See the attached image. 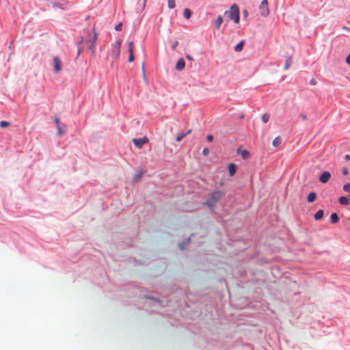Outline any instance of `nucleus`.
<instances>
[{
  "instance_id": "obj_1",
  "label": "nucleus",
  "mask_w": 350,
  "mask_h": 350,
  "mask_svg": "<svg viewBox=\"0 0 350 350\" xmlns=\"http://www.w3.org/2000/svg\"><path fill=\"white\" fill-rule=\"evenodd\" d=\"M224 195V192L222 191H214L209 194L205 204L210 207H213L221 199Z\"/></svg>"
},
{
  "instance_id": "obj_2",
  "label": "nucleus",
  "mask_w": 350,
  "mask_h": 350,
  "mask_svg": "<svg viewBox=\"0 0 350 350\" xmlns=\"http://www.w3.org/2000/svg\"><path fill=\"white\" fill-rule=\"evenodd\" d=\"M225 15L233 21L234 23L237 24L239 23V8L237 5H232L230 10L225 12Z\"/></svg>"
},
{
  "instance_id": "obj_3",
  "label": "nucleus",
  "mask_w": 350,
  "mask_h": 350,
  "mask_svg": "<svg viewBox=\"0 0 350 350\" xmlns=\"http://www.w3.org/2000/svg\"><path fill=\"white\" fill-rule=\"evenodd\" d=\"M259 12L261 16L266 17L269 14V10L268 8V1L267 0H262L259 8Z\"/></svg>"
},
{
  "instance_id": "obj_4",
  "label": "nucleus",
  "mask_w": 350,
  "mask_h": 350,
  "mask_svg": "<svg viewBox=\"0 0 350 350\" xmlns=\"http://www.w3.org/2000/svg\"><path fill=\"white\" fill-rule=\"evenodd\" d=\"M121 41L117 40L112 48V58L114 60H117L119 58L120 54Z\"/></svg>"
},
{
  "instance_id": "obj_5",
  "label": "nucleus",
  "mask_w": 350,
  "mask_h": 350,
  "mask_svg": "<svg viewBox=\"0 0 350 350\" xmlns=\"http://www.w3.org/2000/svg\"><path fill=\"white\" fill-rule=\"evenodd\" d=\"M132 141L137 148L141 149L145 144L148 142V139L146 137H144L139 139H133Z\"/></svg>"
},
{
  "instance_id": "obj_6",
  "label": "nucleus",
  "mask_w": 350,
  "mask_h": 350,
  "mask_svg": "<svg viewBox=\"0 0 350 350\" xmlns=\"http://www.w3.org/2000/svg\"><path fill=\"white\" fill-rule=\"evenodd\" d=\"M93 32H94L93 36L90 40V48L92 51V55H94L95 53V44H96V40H97V33H96L94 28H93Z\"/></svg>"
},
{
  "instance_id": "obj_7",
  "label": "nucleus",
  "mask_w": 350,
  "mask_h": 350,
  "mask_svg": "<svg viewBox=\"0 0 350 350\" xmlns=\"http://www.w3.org/2000/svg\"><path fill=\"white\" fill-rule=\"evenodd\" d=\"M53 67L56 73H59L62 70V62L57 56L53 58Z\"/></svg>"
},
{
  "instance_id": "obj_8",
  "label": "nucleus",
  "mask_w": 350,
  "mask_h": 350,
  "mask_svg": "<svg viewBox=\"0 0 350 350\" xmlns=\"http://www.w3.org/2000/svg\"><path fill=\"white\" fill-rule=\"evenodd\" d=\"M331 178V174L327 172H323L321 175L319 176V181L322 183H326L329 181Z\"/></svg>"
},
{
  "instance_id": "obj_9",
  "label": "nucleus",
  "mask_w": 350,
  "mask_h": 350,
  "mask_svg": "<svg viewBox=\"0 0 350 350\" xmlns=\"http://www.w3.org/2000/svg\"><path fill=\"white\" fill-rule=\"evenodd\" d=\"M338 202L342 205L348 206L350 204V196L340 197Z\"/></svg>"
},
{
  "instance_id": "obj_10",
  "label": "nucleus",
  "mask_w": 350,
  "mask_h": 350,
  "mask_svg": "<svg viewBox=\"0 0 350 350\" xmlns=\"http://www.w3.org/2000/svg\"><path fill=\"white\" fill-rule=\"evenodd\" d=\"M185 60L183 58H180L176 62V69L179 71L182 70L185 68Z\"/></svg>"
},
{
  "instance_id": "obj_11",
  "label": "nucleus",
  "mask_w": 350,
  "mask_h": 350,
  "mask_svg": "<svg viewBox=\"0 0 350 350\" xmlns=\"http://www.w3.org/2000/svg\"><path fill=\"white\" fill-rule=\"evenodd\" d=\"M228 172H229V175L230 176H233L235 173H236V171H237V167L233 163H230L228 166Z\"/></svg>"
},
{
  "instance_id": "obj_12",
  "label": "nucleus",
  "mask_w": 350,
  "mask_h": 350,
  "mask_svg": "<svg viewBox=\"0 0 350 350\" xmlns=\"http://www.w3.org/2000/svg\"><path fill=\"white\" fill-rule=\"evenodd\" d=\"M237 152L241 154V156L242 157V158L243 159H247L250 157V153L246 150H243L241 151L239 150H238Z\"/></svg>"
},
{
  "instance_id": "obj_13",
  "label": "nucleus",
  "mask_w": 350,
  "mask_h": 350,
  "mask_svg": "<svg viewBox=\"0 0 350 350\" xmlns=\"http://www.w3.org/2000/svg\"><path fill=\"white\" fill-rule=\"evenodd\" d=\"M222 23H223V18L221 16L219 15L217 17L216 20L215 21V26L216 29H219L220 25H221Z\"/></svg>"
},
{
  "instance_id": "obj_14",
  "label": "nucleus",
  "mask_w": 350,
  "mask_h": 350,
  "mask_svg": "<svg viewBox=\"0 0 350 350\" xmlns=\"http://www.w3.org/2000/svg\"><path fill=\"white\" fill-rule=\"evenodd\" d=\"M292 64V58L291 56H286V63L284 66V70H288Z\"/></svg>"
},
{
  "instance_id": "obj_15",
  "label": "nucleus",
  "mask_w": 350,
  "mask_h": 350,
  "mask_svg": "<svg viewBox=\"0 0 350 350\" xmlns=\"http://www.w3.org/2000/svg\"><path fill=\"white\" fill-rule=\"evenodd\" d=\"M317 195L314 192L310 193L307 196V201L310 203L314 202L316 200Z\"/></svg>"
},
{
  "instance_id": "obj_16",
  "label": "nucleus",
  "mask_w": 350,
  "mask_h": 350,
  "mask_svg": "<svg viewBox=\"0 0 350 350\" xmlns=\"http://www.w3.org/2000/svg\"><path fill=\"white\" fill-rule=\"evenodd\" d=\"M57 133L59 135H63L66 132V126L65 125H60V124H58L57 126Z\"/></svg>"
},
{
  "instance_id": "obj_17",
  "label": "nucleus",
  "mask_w": 350,
  "mask_h": 350,
  "mask_svg": "<svg viewBox=\"0 0 350 350\" xmlns=\"http://www.w3.org/2000/svg\"><path fill=\"white\" fill-rule=\"evenodd\" d=\"M323 210H319L315 214H314V219L315 220H320L321 219L323 218Z\"/></svg>"
},
{
  "instance_id": "obj_18",
  "label": "nucleus",
  "mask_w": 350,
  "mask_h": 350,
  "mask_svg": "<svg viewBox=\"0 0 350 350\" xmlns=\"http://www.w3.org/2000/svg\"><path fill=\"white\" fill-rule=\"evenodd\" d=\"M192 12L189 8H185L183 11L184 17L187 19H189L191 16Z\"/></svg>"
},
{
  "instance_id": "obj_19",
  "label": "nucleus",
  "mask_w": 350,
  "mask_h": 350,
  "mask_svg": "<svg viewBox=\"0 0 350 350\" xmlns=\"http://www.w3.org/2000/svg\"><path fill=\"white\" fill-rule=\"evenodd\" d=\"M330 219L332 224H336L339 221V217L338 215L334 213L331 215Z\"/></svg>"
},
{
  "instance_id": "obj_20",
  "label": "nucleus",
  "mask_w": 350,
  "mask_h": 350,
  "mask_svg": "<svg viewBox=\"0 0 350 350\" xmlns=\"http://www.w3.org/2000/svg\"><path fill=\"white\" fill-rule=\"evenodd\" d=\"M282 139L280 137H276L272 142V145L274 147H278L280 145Z\"/></svg>"
},
{
  "instance_id": "obj_21",
  "label": "nucleus",
  "mask_w": 350,
  "mask_h": 350,
  "mask_svg": "<svg viewBox=\"0 0 350 350\" xmlns=\"http://www.w3.org/2000/svg\"><path fill=\"white\" fill-rule=\"evenodd\" d=\"M243 44H244V42L243 41H241L240 42L239 44H237L235 47H234V50L237 51V52H239L241 51H242L243 49Z\"/></svg>"
},
{
  "instance_id": "obj_22",
  "label": "nucleus",
  "mask_w": 350,
  "mask_h": 350,
  "mask_svg": "<svg viewBox=\"0 0 350 350\" xmlns=\"http://www.w3.org/2000/svg\"><path fill=\"white\" fill-rule=\"evenodd\" d=\"M167 6L170 9H173L176 7L175 0H167Z\"/></svg>"
},
{
  "instance_id": "obj_23",
  "label": "nucleus",
  "mask_w": 350,
  "mask_h": 350,
  "mask_svg": "<svg viewBox=\"0 0 350 350\" xmlns=\"http://www.w3.org/2000/svg\"><path fill=\"white\" fill-rule=\"evenodd\" d=\"M270 116L268 113H264L261 116V120L264 123H267L269 120Z\"/></svg>"
},
{
  "instance_id": "obj_24",
  "label": "nucleus",
  "mask_w": 350,
  "mask_h": 350,
  "mask_svg": "<svg viewBox=\"0 0 350 350\" xmlns=\"http://www.w3.org/2000/svg\"><path fill=\"white\" fill-rule=\"evenodd\" d=\"M185 137H186V134H185V133H180L177 135V137H176V142H179L182 140V139H183Z\"/></svg>"
},
{
  "instance_id": "obj_25",
  "label": "nucleus",
  "mask_w": 350,
  "mask_h": 350,
  "mask_svg": "<svg viewBox=\"0 0 350 350\" xmlns=\"http://www.w3.org/2000/svg\"><path fill=\"white\" fill-rule=\"evenodd\" d=\"M129 53V62H133L134 61L133 51L128 50Z\"/></svg>"
},
{
  "instance_id": "obj_26",
  "label": "nucleus",
  "mask_w": 350,
  "mask_h": 350,
  "mask_svg": "<svg viewBox=\"0 0 350 350\" xmlns=\"http://www.w3.org/2000/svg\"><path fill=\"white\" fill-rule=\"evenodd\" d=\"M10 122L7 121L2 120L0 122V126L1 128H5L10 126Z\"/></svg>"
},
{
  "instance_id": "obj_27",
  "label": "nucleus",
  "mask_w": 350,
  "mask_h": 350,
  "mask_svg": "<svg viewBox=\"0 0 350 350\" xmlns=\"http://www.w3.org/2000/svg\"><path fill=\"white\" fill-rule=\"evenodd\" d=\"M342 189L344 191L347 193H350V183H347L344 185Z\"/></svg>"
},
{
  "instance_id": "obj_28",
  "label": "nucleus",
  "mask_w": 350,
  "mask_h": 350,
  "mask_svg": "<svg viewBox=\"0 0 350 350\" xmlns=\"http://www.w3.org/2000/svg\"><path fill=\"white\" fill-rule=\"evenodd\" d=\"M142 176V172L137 174L134 176V180L135 181H138L141 178Z\"/></svg>"
},
{
  "instance_id": "obj_29",
  "label": "nucleus",
  "mask_w": 350,
  "mask_h": 350,
  "mask_svg": "<svg viewBox=\"0 0 350 350\" xmlns=\"http://www.w3.org/2000/svg\"><path fill=\"white\" fill-rule=\"evenodd\" d=\"M122 27V24L121 23H118L115 26V29L116 31H121Z\"/></svg>"
},
{
  "instance_id": "obj_30",
  "label": "nucleus",
  "mask_w": 350,
  "mask_h": 350,
  "mask_svg": "<svg viewBox=\"0 0 350 350\" xmlns=\"http://www.w3.org/2000/svg\"><path fill=\"white\" fill-rule=\"evenodd\" d=\"M208 152H209V150L207 148H204L202 150V154L204 155V156H206L208 154Z\"/></svg>"
},
{
  "instance_id": "obj_31",
  "label": "nucleus",
  "mask_w": 350,
  "mask_h": 350,
  "mask_svg": "<svg viewBox=\"0 0 350 350\" xmlns=\"http://www.w3.org/2000/svg\"><path fill=\"white\" fill-rule=\"evenodd\" d=\"M213 139V137L212 135H208L206 136V140L208 142H211Z\"/></svg>"
},
{
  "instance_id": "obj_32",
  "label": "nucleus",
  "mask_w": 350,
  "mask_h": 350,
  "mask_svg": "<svg viewBox=\"0 0 350 350\" xmlns=\"http://www.w3.org/2000/svg\"><path fill=\"white\" fill-rule=\"evenodd\" d=\"M128 50L133 51V42L131 41L129 42V49Z\"/></svg>"
},
{
  "instance_id": "obj_33",
  "label": "nucleus",
  "mask_w": 350,
  "mask_h": 350,
  "mask_svg": "<svg viewBox=\"0 0 350 350\" xmlns=\"http://www.w3.org/2000/svg\"><path fill=\"white\" fill-rule=\"evenodd\" d=\"M178 41H176H176H174V42H173V44H172V49H176V47L178 46Z\"/></svg>"
},
{
  "instance_id": "obj_34",
  "label": "nucleus",
  "mask_w": 350,
  "mask_h": 350,
  "mask_svg": "<svg viewBox=\"0 0 350 350\" xmlns=\"http://www.w3.org/2000/svg\"><path fill=\"white\" fill-rule=\"evenodd\" d=\"M349 172H348V170L347 168H343L342 169V174L344 176H347Z\"/></svg>"
},
{
  "instance_id": "obj_35",
  "label": "nucleus",
  "mask_w": 350,
  "mask_h": 350,
  "mask_svg": "<svg viewBox=\"0 0 350 350\" xmlns=\"http://www.w3.org/2000/svg\"><path fill=\"white\" fill-rule=\"evenodd\" d=\"M309 83H310V85H316V83H316V81H315L314 79H312L310 81Z\"/></svg>"
},
{
  "instance_id": "obj_36",
  "label": "nucleus",
  "mask_w": 350,
  "mask_h": 350,
  "mask_svg": "<svg viewBox=\"0 0 350 350\" xmlns=\"http://www.w3.org/2000/svg\"><path fill=\"white\" fill-rule=\"evenodd\" d=\"M299 116H300V117H301V118L302 120H306V118H307L306 115V114H304V113H301V114L299 115Z\"/></svg>"
},
{
  "instance_id": "obj_37",
  "label": "nucleus",
  "mask_w": 350,
  "mask_h": 350,
  "mask_svg": "<svg viewBox=\"0 0 350 350\" xmlns=\"http://www.w3.org/2000/svg\"><path fill=\"white\" fill-rule=\"evenodd\" d=\"M54 120H55V124H56V126H57L58 124H60V123H59V118H58L55 117V119H54Z\"/></svg>"
},
{
  "instance_id": "obj_38",
  "label": "nucleus",
  "mask_w": 350,
  "mask_h": 350,
  "mask_svg": "<svg viewBox=\"0 0 350 350\" xmlns=\"http://www.w3.org/2000/svg\"><path fill=\"white\" fill-rule=\"evenodd\" d=\"M186 58L187 59L190 60V61H193V58L191 55H186Z\"/></svg>"
},
{
  "instance_id": "obj_39",
  "label": "nucleus",
  "mask_w": 350,
  "mask_h": 350,
  "mask_svg": "<svg viewBox=\"0 0 350 350\" xmlns=\"http://www.w3.org/2000/svg\"><path fill=\"white\" fill-rule=\"evenodd\" d=\"M346 62H347L348 64H350V54L347 57Z\"/></svg>"
},
{
  "instance_id": "obj_40",
  "label": "nucleus",
  "mask_w": 350,
  "mask_h": 350,
  "mask_svg": "<svg viewBox=\"0 0 350 350\" xmlns=\"http://www.w3.org/2000/svg\"><path fill=\"white\" fill-rule=\"evenodd\" d=\"M142 72H143L144 78L145 79V68H144V64H142Z\"/></svg>"
},
{
  "instance_id": "obj_41",
  "label": "nucleus",
  "mask_w": 350,
  "mask_h": 350,
  "mask_svg": "<svg viewBox=\"0 0 350 350\" xmlns=\"http://www.w3.org/2000/svg\"><path fill=\"white\" fill-rule=\"evenodd\" d=\"M345 159L347 160V161H349L350 160V155L349 154H346L345 156Z\"/></svg>"
},
{
  "instance_id": "obj_42",
  "label": "nucleus",
  "mask_w": 350,
  "mask_h": 350,
  "mask_svg": "<svg viewBox=\"0 0 350 350\" xmlns=\"http://www.w3.org/2000/svg\"><path fill=\"white\" fill-rule=\"evenodd\" d=\"M191 133V129H189L185 134H186V136Z\"/></svg>"
},
{
  "instance_id": "obj_43",
  "label": "nucleus",
  "mask_w": 350,
  "mask_h": 350,
  "mask_svg": "<svg viewBox=\"0 0 350 350\" xmlns=\"http://www.w3.org/2000/svg\"><path fill=\"white\" fill-rule=\"evenodd\" d=\"M180 247V249H181V250H183V249H184V247H183V246L182 245H181Z\"/></svg>"
}]
</instances>
